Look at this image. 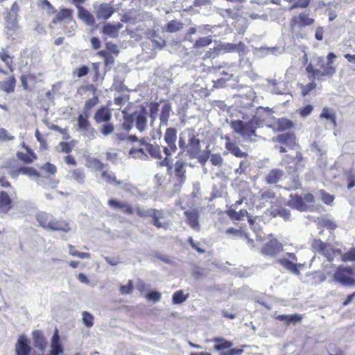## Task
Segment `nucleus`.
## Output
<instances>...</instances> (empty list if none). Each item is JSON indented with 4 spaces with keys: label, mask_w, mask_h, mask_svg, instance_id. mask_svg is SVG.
<instances>
[{
    "label": "nucleus",
    "mask_w": 355,
    "mask_h": 355,
    "mask_svg": "<svg viewBox=\"0 0 355 355\" xmlns=\"http://www.w3.org/2000/svg\"><path fill=\"white\" fill-rule=\"evenodd\" d=\"M320 118L329 120L333 128L336 127V115L332 109L324 107L320 114Z\"/></svg>",
    "instance_id": "e433bc0d"
},
{
    "label": "nucleus",
    "mask_w": 355,
    "mask_h": 355,
    "mask_svg": "<svg viewBox=\"0 0 355 355\" xmlns=\"http://www.w3.org/2000/svg\"><path fill=\"white\" fill-rule=\"evenodd\" d=\"M227 141L225 143L226 149L236 157H248V154L243 151L235 143L230 141L228 137H226Z\"/></svg>",
    "instance_id": "b1692460"
},
{
    "label": "nucleus",
    "mask_w": 355,
    "mask_h": 355,
    "mask_svg": "<svg viewBox=\"0 0 355 355\" xmlns=\"http://www.w3.org/2000/svg\"><path fill=\"white\" fill-rule=\"evenodd\" d=\"M212 42L211 36H207L203 37H200L198 40L196 41L193 44V49H198L206 47L211 44Z\"/></svg>",
    "instance_id": "a18cd8bd"
},
{
    "label": "nucleus",
    "mask_w": 355,
    "mask_h": 355,
    "mask_svg": "<svg viewBox=\"0 0 355 355\" xmlns=\"http://www.w3.org/2000/svg\"><path fill=\"white\" fill-rule=\"evenodd\" d=\"M95 9L96 17L98 19H108L115 12V9L111 5L103 3L100 5L95 4L94 6Z\"/></svg>",
    "instance_id": "9b49d317"
},
{
    "label": "nucleus",
    "mask_w": 355,
    "mask_h": 355,
    "mask_svg": "<svg viewBox=\"0 0 355 355\" xmlns=\"http://www.w3.org/2000/svg\"><path fill=\"white\" fill-rule=\"evenodd\" d=\"M0 58L3 62L6 63V66L10 69V71L12 72V60L10 55L7 52L3 51L0 53Z\"/></svg>",
    "instance_id": "052dcab7"
},
{
    "label": "nucleus",
    "mask_w": 355,
    "mask_h": 355,
    "mask_svg": "<svg viewBox=\"0 0 355 355\" xmlns=\"http://www.w3.org/2000/svg\"><path fill=\"white\" fill-rule=\"evenodd\" d=\"M178 146V155H184L189 159H195L201 152L200 140L192 129H186L179 134Z\"/></svg>",
    "instance_id": "f257e3e1"
},
{
    "label": "nucleus",
    "mask_w": 355,
    "mask_h": 355,
    "mask_svg": "<svg viewBox=\"0 0 355 355\" xmlns=\"http://www.w3.org/2000/svg\"><path fill=\"white\" fill-rule=\"evenodd\" d=\"M159 210L153 208L139 207L136 208L137 214L141 218H153Z\"/></svg>",
    "instance_id": "4c0bfd02"
},
{
    "label": "nucleus",
    "mask_w": 355,
    "mask_h": 355,
    "mask_svg": "<svg viewBox=\"0 0 355 355\" xmlns=\"http://www.w3.org/2000/svg\"><path fill=\"white\" fill-rule=\"evenodd\" d=\"M313 62L315 63V67H317L318 71L320 73H324V71L329 70V74H322V77H331L336 73V68L332 65L328 64L322 56H315L313 58Z\"/></svg>",
    "instance_id": "ddd939ff"
},
{
    "label": "nucleus",
    "mask_w": 355,
    "mask_h": 355,
    "mask_svg": "<svg viewBox=\"0 0 355 355\" xmlns=\"http://www.w3.org/2000/svg\"><path fill=\"white\" fill-rule=\"evenodd\" d=\"M33 345L41 351H44L47 346V341L42 331L35 330L33 332Z\"/></svg>",
    "instance_id": "5701e85b"
},
{
    "label": "nucleus",
    "mask_w": 355,
    "mask_h": 355,
    "mask_svg": "<svg viewBox=\"0 0 355 355\" xmlns=\"http://www.w3.org/2000/svg\"><path fill=\"white\" fill-rule=\"evenodd\" d=\"M100 132L105 137L110 135L114 132V126L112 123H104L98 128Z\"/></svg>",
    "instance_id": "864d4df0"
},
{
    "label": "nucleus",
    "mask_w": 355,
    "mask_h": 355,
    "mask_svg": "<svg viewBox=\"0 0 355 355\" xmlns=\"http://www.w3.org/2000/svg\"><path fill=\"white\" fill-rule=\"evenodd\" d=\"M187 162L182 159H178L173 165V173L178 182L185 183L187 180L186 168Z\"/></svg>",
    "instance_id": "4468645a"
},
{
    "label": "nucleus",
    "mask_w": 355,
    "mask_h": 355,
    "mask_svg": "<svg viewBox=\"0 0 355 355\" xmlns=\"http://www.w3.org/2000/svg\"><path fill=\"white\" fill-rule=\"evenodd\" d=\"M227 214L232 220H242L248 215V211L246 209H241L239 211H236V209L230 208L227 211Z\"/></svg>",
    "instance_id": "58836bf2"
},
{
    "label": "nucleus",
    "mask_w": 355,
    "mask_h": 355,
    "mask_svg": "<svg viewBox=\"0 0 355 355\" xmlns=\"http://www.w3.org/2000/svg\"><path fill=\"white\" fill-rule=\"evenodd\" d=\"M273 87L272 89V92L276 94H283L284 92L283 91L284 87L285 86V83L284 82L279 83L278 84L275 83V80H272Z\"/></svg>",
    "instance_id": "e2e57ef3"
},
{
    "label": "nucleus",
    "mask_w": 355,
    "mask_h": 355,
    "mask_svg": "<svg viewBox=\"0 0 355 355\" xmlns=\"http://www.w3.org/2000/svg\"><path fill=\"white\" fill-rule=\"evenodd\" d=\"M63 353V347L60 342L58 329L55 327L51 340V350L49 355H60Z\"/></svg>",
    "instance_id": "f3484780"
},
{
    "label": "nucleus",
    "mask_w": 355,
    "mask_h": 355,
    "mask_svg": "<svg viewBox=\"0 0 355 355\" xmlns=\"http://www.w3.org/2000/svg\"><path fill=\"white\" fill-rule=\"evenodd\" d=\"M276 140L289 149H293L296 144L295 135L291 132L280 134L277 137Z\"/></svg>",
    "instance_id": "412c9836"
},
{
    "label": "nucleus",
    "mask_w": 355,
    "mask_h": 355,
    "mask_svg": "<svg viewBox=\"0 0 355 355\" xmlns=\"http://www.w3.org/2000/svg\"><path fill=\"white\" fill-rule=\"evenodd\" d=\"M82 315L83 324L88 328L93 327L94 320L93 315L87 311H83Z\"/></svg>",
    "instance_id": "13d9d810"
},
{
    "label": "nucleus",
    "mask_w": 355,
    "mask_h": 355,
    "mask_svg": "<svg viewBox=\"0 0 355 355\" xmlns=\"http://www.w3.org/2000/svg\"><path fill=\"white\" fill-rule=\"evenodd\" d=\"M276 241H270L262 248V253L266 255L274 256L276 253Z\"/></svg>",
    "instance_id": "09e8293b"
},
{
    "label": "nucleus",
    "mask_w": 355,
    "mask_h": 355,
    "mask_svg": "<svg viewBox=\"0 0 355 355\" xmlns=\"http://www.w3.org/2000/svg\"><path fill=\"white\" fill-rule=\"evenodd\" d=\"M161 146L152 144H145V151H146L152 158L162 159Z\"/></svg>",
    "instance_id": "473e14b6"
},
{
    "label": "nucleus",
    "mask_w": 355,
    "mask_h": 355,
    "mask_svg": "<svg viewBox=\"0 0 355 355\" xmlns=\"http://www.w3.org/2000/svg\"><path fill=\"white\" fill-rule=\"evenodd\" d=\"M31 347L28 345V340L24 336H20L15 346L17 355H30Z\"/></svg>",
    "instance_id": "aec40b11"
},
{
    "label": "nucleus",
    "mask_w": 355,
    "mask_h": 355,
    "mask_svg": "<svg viewBox=\"0 0 355 355\" xmlns=\"http://www.w3.org/2000/svg\"><path fill=\"white\" fill-rule=\"evenodd\" d=\"M239 162V168L235 169L236 174H243L245 173L246 169L248 168L250 165V161L248 157H243Z\"/></svg>",
    "instance_id": "6e6d98bb"
},
{
    "label": "nucleus",
    "mask_w": 355,
    "mask_h": 355,
    "mask_svg": "<svg viewBox=\"0 0 355 355\" xmlns=\"http://www.w3.org/2000/svg\"><path fill=\"white\" fill-rule=\"evenodd\" d=\"M334 279L343 286L355 285L353 278V268L351 267L339 266L334 274Z\"/></svg>",
    "instance_id": "39448f33"
},
{
    "label": "nucleus",
    "mask_w": 355,
    "mask_h": 355,
    "mask_svg": "<svg viewBox=\"0 0 355 355\" xmlns=\"http://www.w3.org/2000/svg\"><path fill=\"white\" fill-rule=\"evenodd\" d=\"M306 71L309 73V78L313 79L320 80L322 78V75L324 74V72L322 73L318 71L317 67H315V63H313V60L306 67ZM329 70L324 71V74H329Z\"/></svg>",
    "instance_id": "2f4dec72"
},
{
    "label": "nucleus",
    "mask_w": 355,
    "mask_h": 355,
    "mask_svg": "<svg viewBox=\"0 0 355 355\" xmlns=\"http://www.w3.org/2000/svg\"><path fill=\"white\" fill-rule=\"evenodd\" d=\"M12 208V200L4 191H0V210L3 213H8Z\"/></svg>",
    "instance_id": "c756f323"
},
{
    "label": "nucleus",
    "mask_w": 355,
    "mask_h": 355,
    "mask_svg": "<svg viewBox=\"0 0 355 355\" xmlns=\"http://www.w3.org/2000/svg\"><path fill=\"white\" fill-rule=\"evenodd\" d=\"M159 110V103L157 102L150 103L149 106L150 110V125L153 126L155 121L156 120L157 112Z\"/></svg>",
    "instance_id": "49530a36"
},
{
    "label": "nucleus",
    "mask_w": 355,
    "mask_h": 355,
    "mask_svg": "<svg viewBox=\"0 0 355 355\" xmlns=\"http://www.w3.org/2000/svg\"><path fill=\"white\" fill-rule=\"evenodd\" d=\"M94 119L97 123L109 122L112 119V112L107 107L102 105L96 110Z\"/></svg>",
    "instance_id": "a211bd4d"
},
{
    "label": "nucleus",
    "mask_w": 355,
    "mask_h": 355,
    "mask_svg": "<svg viewBox=\"0 0 355 355\" xmlns=\"http://www.w3.org/2000/svg\"><path fill=\"white\" fill-rule=\"evenodd\" d=\"M184 214L187 217V223L190 227L198 232L200 230L198 211L195 209L187 210Z\"/></svg>",
    "instance_id": "6ab92c4d"
},
{
    "label": "nucleus",
    "mask_w": 355,
    "mask_h": 355,
    "mask_svg": "<svg viewBox=\"0 0 355 355\" xmlns=\"http://www.w3.org/2000/svg\"><path fill=\"white\" fill-rule=\"evenodd\" d=\"M288 205L297 210L303 211H306L308 208L306 204L304 202V199L302 196H295L292 198L289 202Z\"/></svg>",
    "instance_id": "7c9ffc66"
},
{
    "label": "nucleus",
    "mask_w": 355,
    "mask_h": 355,
    "mask_svg": "<svg viewBox=\"0 0 355 355\" xmlns=\"http://www.w3.org/2000/svg\"><path fill=\"white\" fill-rule=\"evenodd\" d=\"M40 225L46 230L52 231H62L67 232L71 228L69 223L63 220H58L52 215L46 212H40L36 216Z\"/></svg>",
    "instance_id": "7ed1b4c3"
},
{
    "label": "nucleus",
    "mask_w": 355,
    "mask_h": 355,
    "mask_svg": "<svg viewBox=\"0 0 355 355\" xmlns=\"http://www.w3.org/2000/svg\"><path fill=\"white\" fill-rule=\"evenodd\" d=\"M278 263L295 275H300V271L299 270L297 266H301V263L297 264V263L293 262L289 259H278Z\"/></svg>",
    "instance_id": "bb28decb"
},
{
    "label": "nucleus",
    "mask_w": 355,
    "mask_h": 355,
    "mask_svg": "<svg viewBox=\"0 0 355 355\" xmlns=\"http://www.w3.org/2000/svg\"><path fill=\"white\" fill-rule=\"evenodd\" d=\"M78 17L88 26H94L96 24L94 15L85 8H79Z\"/></svg>",
    "instance_id": "393cba45"
},
{
    "label": "nucleus",
    "mask_w": 355,
    "mask_h": 355,
    "mask_svg": "<svg viewBox=\"0 0 355 355\" xmlns=\"http://www.w3.org/2000/svg\"><path fill=\"white\" fill-rule=\"evenodd\" d=\"M172 111L171 104L168 102H164L160 110L159 120L160 126H167L170 113Z\"/></svg>",
    "instance_id": "a878e982"
},
{
    "label": "nucleus",
    "mask_w": 355,
    "mask_h": 355,
    "mask_svg": "<svg viewBox=\"0 0 355 355\" xmlns=\"http://www.w3.org/2000/svg\"><path fill=\"white\" fill-rule=\"evenodd\" d=\"M134 120L132 114L124 115V121L122 123V128L126 131H130L133 127Z\"/></svg>",
    "instance_id": "4d7b16f0"
},
{
    "label": "nucleus",
    "mask_w": 355,
    "mask_h": 355,
    "mask_svg": "<svg viewBox=\"0 0 355 355\" xmlns=\"http://www.w3.org/2000/svg\"><path fill=\"white\" fill-rule=\"evenodd\" d=\"M42 8L46 10L47 15H51L56 12V9L51 4L48 0H43Z\"/></svg>",
    "instance_id": "0e129e2a"
},
{
    "label": "nucleus",
    "mask_w": 355,
    "mask_h": 355,
    "mask_svg": "<svg viewBox=\"0 0 355 355\" xmlns=\"http://www.w3.org/2000/svg\"><path fill=\"white\" fill-rule=\"evenodd\" d=\"M101 178L108 184H114L116 181L115 174L112 171H108V168L103 171L101 174Z\"/></svg>",
    "instance_id": "603ef678"
},
{
    "label": "nucleus",
    "mask_w": 355,
    "mask_h": 355,
    "mask_svg": "<svg viewBox=\"0 0 355 355\" xmlns=\"http://www.w3.org/2000/svg\"><path fill=\"white\" fill-rule=\"evenodd\" d=\"M293 123L292 121L285 119L280 118L274 123L273 126L277 131H284L290 130L293 128Z\"/></svg>",
    "instance_id": "c9c22d12"
},
{
    "label": "nucleus",
    "mask_w": 355,
    "mask_h": 355,
    "mask_svg": "<svg viewBox=\"0 0 355 355\" xmlns=\"http://www.w3.org/2000/svg\"><path fill=\"white\" fill-rule=\"evenodd\" d=\"M314 22V19L309 17V15L305 12H301L298 16H295L292 18L291 26L294 29L295 26L304 27L311 25Z\"/></svg>",
    "instance_id": "dca6fc26"
},
{
    "label": "nucleus",
    "mask_w": 355,
    "mask_h": 355,
    "mask_svg": "<svg viewBox=\"0 0 355 355\" xmlns=\"http://www.w3.org/2000/svg\"><path fill=\"white\" fill-rule=\"evenodd\" d=\"M19 11V6L15 2L10 11L6 14L5 16V26L6 28L10 31H16L18 28L17 13Z\"/></svg>",
    "instance_id": "423d86ee"
},
{
    "label": "nucleus",
    "mask_w": 355,
    "mask_h": 355,
    "mask_svg": "<svg viewBox=\"0 0 355 355\" xmlns=\"http://www.w3.org/2000/svg\"><path fill=\"white\" fill-rule=\"evenodd\" d=\"M147 115V110L143 105H140L138 109L132 113L133 120L135 121L136 128L141 132L146 129Z\"/></svg>",
    "instance_id": "0eeeda50"
},
{
    "label": "nucleus",
    "mask_w": 355,
    "mask_h": 355,
    "mask_svg": "<svg viewBox=\"0 0 355 355\" xmlns=\"http://www.w3.org/2000/svg\"><path fill=\"white\" fill-rule=\"evenodd\" d=\"M73 10L69 8H62L52 19L53 24H57L59 21L66 20V22L71 24V28L73 30L76 27V23L73 20Z\"/></svg>",
    "instance_id": "f8f14e48"
},
{
    "label": "nucleus",
    "mask_w": 355,
    "mask_h": 355,
    "mask_svg": "<svg viewBox=\"0 0 355 355\" xmlns=\"http://www.w3.org/2000/svg\"><path fill=\"white\" fill-rule=\"evenodd\" d=\"M133 289V283L131 280H129L126 285H122L120 287V292L123 295L130 294Z\"/></svg>",
    "instance_id": "338daca9"
},
{
    "label": "nucleus",
    "mask_w": 355,
    "mask_h": 355,
    "mask_svg": "<svg viewBox=\"0 0 355 355\" xmlns=\"http://www.w3.org/2000/svg\"><path fill=\"white\" fill-rule=\"evenodd\" d=\"M211 163L216 166H221L223 162V159L219 153H214L211 155Z\"/></svg>",
    "instance_id": "680f3d73"
},
{
    "label": "nucleus",
    "mask_w": 355,
    "mask_h": 355,
    "mask_svg": "<svg viewBox=\"0 0 355 355\" xmlns=\"http://www.w3.org/2000/svg\"><path fill=\"white\" fill-rule=\"evenodd\" d=\"M334 256L340 255L341 260L344 262L347 261H355V248H350L348 252L342 253L341 250L336 249L333 250Z\"/></svg>",
    "instance_id": "f704fd0d"
},
{
    "label": "nucleus",
    "mask_w": 355,
    "mask_h": 355,
    "mask_svg": "<svg viewBox=\"0 0 355 355\" xmlns=\"http://www.w3.org/2000/svg\"><path fill=\"white\" fill-rule=\"evenodd\" d=\"M315 87L316 84L314 81H311L305 86H303L302 89V95L303 96L308 95L311 91L315 88Z\"/></svg>",
    "instance_id": "774afa93"
},
{
    "label": "nucleus",
    "mask_w": 355,
    "mask_h": 355,
    "mask_svg": "<svg viewBox=\"0 0 355 355\" xmlns=\"http://www.w3.org/2000/svg\"><path fill=\"white\" fill-rule=\"evenodd\" d=\"M20 171L21 174L27 175L30 178H37L40 176V174L37 172V171L33 167L21 166Z\"/></svg>",
    "instance_id": "5fc2aeb1"
},
{
    "label": "nucleus",
    "mask_w": 355,
    "mask_h": 355,
    "mask_svg": "<svg viewBox=\"0 0 355 355\" xmlns=\"http://www.w3.org/2000/svg\"><path fill=\"white\" fill-rule=\"evenodd\" d=\"M89 162L95 171H99L101 173H103V171L108 168V165L107 164L103 163L96 158H92Z\"/></svg>",
    "instance_id": "3c124183"
},
{
    "label": "nucleus",
    "mask_w": 355,
    "mask_h": 355,
    "mask_svg": "<svg viewBox=\"0 0 355 355\" xmlns=\"http://www.w3.org/2000/svg\"><path fill=\"white\" fill-rule=\"evenodd\" d=\"M178 131L175 128H168L164 135L165 146L162 145V151L166 156H171L178 150L177 143Z\"/></svg>",
    "instance_id": "20e7f679"
},
{
    "label": "nucleus",
    "mask_w": 355,
    "mask_h": 355,
    "mask_svg": "<svg viewBox=\"0 0 355 355\" xmlns=\"http://www.w3.org/2000/svg\"><path fill=\"white\" fill-rule=\"evenodd\" d=\"M78 128L82 132V135L87 137L89 139H94L96 138V130L91 125V123L88 119L85 117H83V114H79L77 119Z\"/></svg>",
    "instance_id": "6e6552de"
},
{
    "label": "nucleus",
    "mask_w": 355,
    "mask_h": 355,
    "mask_svg": "<svg viewBox=\"0 0 355 355\" xmlns=\"http://www.w3.org/2000/svg\"><path fill=\"white\" fill-rule=\"evenodd\" d=\"M184 24L177 20H171L168 22L166 31L168 33H175L183 28Z\"/></svg>",
    "instance_id": "c03bdc74"
},
{
    "label": "nucleus",
    "mask_w": 355,
    "mask_h": 355,
    "mask_svg": "<svg viewBox=\"0 0 355 355\" xmlns=\"http://www.w3.org/2000/svg\"><path fill=\"white\" fill-rule=\"evenodd\" d=\"M123 27L120 22L116 24H106L103 28V33L110 37L114 38L118 36L119 31Z\"/></svg>",
    "instance_id": "c85d7f7f"
},
{
    "label": "nucleus",
    "mask_w": 355,
    "mask_h": 355,
    "mask_svg": "<svg viewBox=\"0 0 355 355\" xmlns=\"http://www.w3.org/2000/svg\"><path fill=\"white\" fill-rule=\"evenodd\" d=\"M98 53L101 56L104 57L105 69L107 70H110L113 67V65L114 64V62H115L114 58L111 54H110L109 53H107L104 51H101Z\"/></svg>",
    "instance_id": "de8ad7c7"
},
{
    "label": "nucleus",
    "mask_w": 355,
    "mask_h": 355,
    "mask_svg": "<svg viewBox=\"0 0 355 355\" xmlns=\"http://www.w3.org/2000/svg\"><path fill=\"white\" fill-rule=\"evenodd\" d=\"M245 44L242 42H239L238 44L232 43H222L215 47L214 52L216 55L221 53H225L229 52H244Z\"/></svg>",
    "instance_id": "9d476101"
},
{
    "label": "nucleus",
    "mask_w": 355,
    "mask_h": 355,
    "mask_svg": "<svg viewBox=\"0 0 355 355\" xmlns=\"http://www.w3.org/2000/svg\"><path fill=\"white\" fill-rule=\"evenodd\" d=\"M66 178L69 180H73L78 184H83L85 180L84 169L82 168H78L73 170H69Z\"/></svg>",
    "instance_id": "cd10ccee"
},
{
    "label": "nucleus",
    "mask_w": 355,
    "mask_h": 355,
    "mask_svg": "<svg viewBox=\"0 0 355 355\" xmlns=\"http://www.w3.org/2000/svg\"><path fill=\"white\" fill-rule=\"evenodd\" d=\"M260 125V120L257 117H254L249 121L236 120L231 122V128L236 133L241 135L245 140L248 141H256L255 138L257 137L256 130Z\"/></svg>",
    "instance_id": "f03ea898"
},
{
    "label": "nucleus",
    "mask_w": 355,
    "mask_h": 355,
    "mask_svg": "<svg viewBox=\"0 0 355 355\" xmlns=\"http://www.w3.org/2000/svg\"><path fill=\"white\" fill-rule=\"evenodd\" d=\"M188 294L187 295H184L183 291L182 290L178 291L173 294V303L175 304H182L187 300V299L188 298Z\"/></svg>",
    "instance_id": "8fccbe9b"
},
{
    "label": "nucleus",
    "mask_w": 355,
    "mask_h": 355,
    "mask_svg": "<svg viewBox=\"0 0 355 355\" xmlns=\"http://www.w3.org/2000/svg\"><path fill=\"white\" fill-rule=\"evenodd\" d=\"M285 178V172L279 168L270 170L264 176V180L268 184H275Z\"/></svg>",
    "instance_id": "2eb2a0df"
},
{
    "label": "nucleus",
    "mask_w": 355,
    "mask_h": 355,
    "mask_svg": "<svg viewBox=\"0 0 355 355\" xmlns=\"http://www.w3.org/2000/svg\"><path fill=\"white\" fill-rule=\"evenodd\" d=\"M213 341L216 343L214 346V349L217 351H220L225 349H229L232 347V343L227 341L222 338L216 337L213 339Z\"/></svg>",
    "instance_id": "ea45409f"
},
{
    "label": "nucleus",
    "mask_w": 355,
    "mask_h": 355,
    "mask_svg": "<svg viewBox=\"0 0 355 355\" xmlns=\"http://www.w3.org/2000/svg\"><path fill=\"white\" fill-rule=\"evenodd\" d=\"M311 247L318 253L324 255L329 261H333L334 257L333 250L334 249H332L328 243L322 242L320 239H315L312 241Z\"/></svg>",
    "instance_id": "1a4fd4ad"
},
{
    "label": "nucleus",
    "mask_w": 355,
    "mask_h": 355,
    "mask_svg": "<svg viewBox=\"0 0 355 355\" xmlns=\"http://www.w3.org/2000/svg\"><path fill=\"white\" fill-rule=\"evenodd\" d=\"M129 154L134 158H139L142 160H146L148 159V156L146 153L144 148H131L129 151Z\"/></svg>",
    "instance_id": "79ce46f5"
},
{
    "label": "nucleus",
    "mask_w": 355,
    "mask_h": 355,
    "mask_svg": "<svg viewBox=\"0 0 355 355\" xmlns=\"http://www.w3.org/2000/svg\"><path fill=\"white\" fill-rule=\"evenodd\" d=\"M275 196V193L270 189L264 190L261 192V200H272Z\"/></svg>",
    "instance_id": "69168bd1"
},
{
    "label": "nucleus",
    "mask_w": 355,
    "mask_h": 355,
    "mask_svg": "<svg viewBox=\"0 0 355 355\" xmlns=\"http://www.w3.org/2000/svg\"><path fill=\"white\" fill-rule=\"evenodd\" d=\"M163 218V213L162 210H159V212L152 218L153 219V225H155L157 228H163L164 230H167L168 228V223L166 222H160L159 220Z\"/></svg>",
    "instance_id": "37998d69"
},
{
    "label": "nucleus",
    "mask_w": 355,
    "mask_h": 355,
    "mask_svg": "<svg viewBox=\"0 0 355 355\" xmlns=\"http://www.w3.org/2000/svg\"><path fill=\"white\" fill-rule=\"evenodd\" d=\"M293 3L291 6L290 10L295 8H307L310 3V0H290Z\"/></svg>",
    "instance_id": "bf43d9fd"
},
{
    "label": "nucleus",
    "mask_w": 355,
    "mask_h": 355,
    "mask_svg": "<svg viewBox=\"0 0 355 355\" xmlns=\"http://www.w3.org/2000/svg\"><path fill=\"white\" fill-rule=\"evenodd\" d=\"M302 316L298 314H292V315H278L276 317V319L279 321L285 322L287 324L290 323H295L299 322L302 319Z\"/></svg>",
    "instance_id": "a19ab883"
},
{
    "label": "nucleus",
    "mask_w": 355,
    "mask_h": 355,
    "mask_svg": "<svg viewBox=\"0 0 355 355\" xmlns=\"http://www.w3.org/2000/svg\"><path fill=\"white\" fill-rule=\"evenodd\" d=\"M16 80L14 76H11L6 80L0 81V90L8 94L12 93L15 90Z\"/></svg>",
    "instance_id": "72a5a7b5"
},
{
    "label": "nucleus",
    "mask_w": 355,
    "mask_h": 355,
    "mask_svg": "<svg viewBox=\"0 0 355 355\" xmlns=\"http://www.w3.org/2000/svg\"><path fill=\"white\" fill-rule=\"evenodd\" d=\"M107 203L113 209H120L126 214L132 215L134 212L133 208L131 205L125 202L119 201L115 199H110L108 200Z\"/></svg>",
    "instance_id": "4be33fe9"
}]
</instances>
